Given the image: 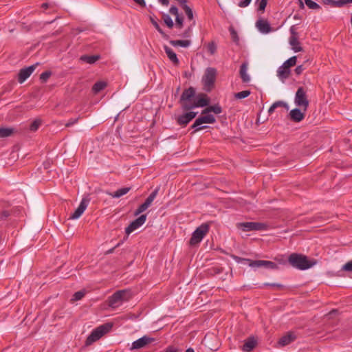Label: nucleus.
<instances>
[{"label":"nucleus","instance_id":"47","mask_svg":"<svg viewBox=\"0 0 352 352\" xmlns=\"http://www.w3.org/2000/svg\"><path fill=\"white\" fill-rule=\"evenodd\" d=\"M176 21V27L181 29L183 27V17L180 16L179 15L177 16L175 19Z\"/></svg>","mask_w":352,"mask_h":352},{"label":"nucleus","instance_id":"37","mask_svg":"<svg viewBox=\"0 0 352 352\" xmlns=\"http://www.w3.org/2000/svg\"><path fill=\"white\" fill-rule=\"evenodd\" d=\"M251 92L249 90L242 91L238 93L234 94V98L236 99H243L248 97L250 95Z\"/></svg>","mask_w":352,"mask_h":352},{"label":"nucleus","instance_id":"10","mask_svg":"<svg viewBox=\"0 0 352 352\" xmlns=\"http://www.w3.org/2000/svg\"><path fill=\"white\" fill-rule=\"evenodd\" d=\"M155 340L153 338L147 336H144L142 338L132 342L131 346L130 347V350L133 351L142 349L146 346L147 345L150 344L151 343L153 342Z\"/></svg>","mask_w":352,"mask_h":352},{"label":"nucleus","instance_id":"20","mask_svg":"<svg viewBox=\"0 0 352 352\" xmlns=\"http://www.w3.org/2000/svg\"><path fill=\"white\" fill-rule=\"evenodd\" d=\"M256 345V340L252 337H250L245 340L243 345L241 346V350L243 352H251L254 349Z\"/></svg>","mask_w":352,"mask_h":352},{"label":"nucleus","instance_id":"42","mask_svg":"<svg viewBox=\"0 0 352 352\" xmlns=\"http://www.w3.org/2000/svg\"><path fill=\"white\" fill-rule=\"evenodd\" d=\"M163 19H164V21L166 23V25L169 28H172L173 27V25H174L173 21L172 19L170 18V16L169 15L164 14Z\"/></svg>","mask_w":352,"mask_h":352},{"label":"nucleus","instance_id":"58","mask_svg":"<svg viewBox=\"0 0 352 352\" xmlns=\"http://www.w3.org/2000/svg\"><path fill=\"white\" fill-rule=\"evenodd\" d=\"M233 258H234V259L237 263H239V262H241V261H245V262H248V261H246V259H247V258H240V257H239V256H233Z\"/></svg>","mask_w":352,"mask_h":352},{"label":"nucleus","instance_id":"38","mask_svg":"<svg viewBox=\"0 0 352 352\" xmlns=\"http://www.w3.org/2000/svg\"><path fill=\"white\" fill-rule=\"evenodd\" d=\"M150 20L151 23L153 25V26L155 28V29L158 31V32L163 36L165 37L166 34L164 32V31L162 30L160 26L159 25L158 23L153 18L150 17Z\"/></svg>","mask_w":352,"mask_h":352},{"label":"nucleus","instance_id":"46","mask_svg":"<svg viewBox=\"0 0 352 352\" xmlns=\"http://www.w3.org/2000/svg\"><path fill=\"white\" fill-rule=\"evenodd\" d=\"M148 208V207L143 203L142 204H141L138 208V209L135 210L134 214L135 216L142 213L143 212H144L146 209Z\"/></svg>","mask_w":352,"mask_h":352},{"label":"nucleus","instance_id":"41","mask_svg":"<svg viewBox=\"0 0 352 352\" xmlns=\"http://www.w3.org/2000/svg\"><path fill=\"white\" fill-rule=\"evenodd\" d=\"M85 294V292L84 291H78L74 293L73 295V297L72 298V300L76 301L81 300Z\"/></svg>","mask_w":352,"mask_h":352},{"label":"nucleus","instance_id":"44","mask_svg":"<svg viewBox=\"0 0 352 352\" xmlns=\"http://www.w3.org/2000/svg\"><path fill=\"white\" fill-rule=\"evenodd\" d=\"M342 270L352 274V260L348 261L344 265H342Z\"/></svg>","mask_w":352,"mask_h":352},{"label":"nucleus","instance_id":"28","mask_svg":"<svg viewBox=\"0 0 352 352\" xmlns=\"http://www.w3.org/2000/svg\"><path fill=\"white\" fill-rule=\"evenodd\" d=\"M107 86V83L105 81H97L92 87V91L94 94H98L100 91L103 90Z\"/></svg>","mask_w":352,"mask_h":352},{"label":"nucleus","instance_id":"51","mask_svg":"<svg viewBox=\"0 0 352 352\" xmlns=\"http://www.w3.org/2000/svg\"><path fill=\"white\" fill-rule=\"evenodd\" d=\"M78 118H72L65 124V126L69 127V126L74 125V124H76L78 122Z\"/></svg>","mask_w":352,"mask_h":352},{"label":"nucleus","instance_id":"4","mask_svg":"<svg viewBox=\"0 0 352 352\" xmlns=\"http://www.w3.org/2000/svg\"><path fill=\"white\" fill-rule=\"evenodd\" d=\"M112 324L110 323H106L100 325L96 329H94L89 336L87 337L85 344L87 346L92 344L94 342L98 340L102 336L111 330Z\"/></svg>","mask_w":352,"mask_h":352},{"label":"nucleus","instance_id":"18","mask_svg":"<svg viewBox=\"0 0 352 352\" xmlns=\"http://www.w3.org/2000/svg\"><path fill=\"white\" fill-rule=\"evenodd\" d=\"M248 62H243L240 67L239 75L242 80V82L244 83H248L250 81V77L248 74Z\"/></svg>","mask_w":352,"mask_h":352},{"label":"nucleus","instance_id":"61","mask_svg":"<svg viewBox=\"0 0 352 352\" xmlns=\"http://www.w3.org/2000/svg\"><path fill=\"white\" fill-rule=\"evenodd\" d=\"M50 6L49 3H43L42 5H41V8H43V9H47Z\"/></svg>","mask_w":352,"mask_h":352},{"label":"nucleus","instance_id":"11","mask_svg":"<svg viewBox=\"0 0 352 352\" xmlns=\"http://www.w3.org/2000/svg\"><path fill=\"white\" fill-rule=\"evenodd\" d=\"M249 265L252 267H265L267 269H277L278 265L272 261H263V260H256L252 261L250 259H246Z\"/></svg>","mask_w":352,"mask_h":352},{"label":"nucleus","instance_id":"43","mask_svg":"<svg viewBox=\"0 0 352 352\" xmlns=\"http://www.w3.org/2000/svg\"><path fill=\"white\" fill-rule=\"evenodd\" d=\"M52 73L50 71H45L40 75V80L42 82H45L51 76Z\"/></svg>","mask_w":352,"mask_h":352},{"label":"nucleus","instance_id":"6","mask_svg":"<svg viewBox=\"0 0 352 352\" xmlns=\"http://www.w3.org/2000/svg\"><path fill=\"white\" fill-rule=\"evenodd\" d=\"M217 76V70L213 67H208L206 69L202 78L204 88L206 91H210L214 86Z\"/></svg>","mask_w":352,"mask_h":352},{"label":"nucleus","instance_id":"7","mask_svg":"<svg viewBox=\"0 0 352 352\" xmlns=\"http://www.w3.org/2000/svg\"><path fill=\"white\" fill-rule=\"evenodd\" d=\"M239 230L243 232L267 230L268 225L261 222H241L236 225Z\"/></svg>","mask_w":352,"mask_h":352},{"label":"nucleus","instance_id":"19","mask_svg":"<svg viewBox=\"0 0 352 352\" xmlns=\"http://www.w3.org/2000/svg\"><path fill=\"white\" fill-rule=\"evenodd\" d=\"M256 26L258 30L263 34H267L272 30L270 23L266 20H258L256 23Z\"/></svg>","mask_w":352,"mask_h":352},{"label":"nucleus","instance_id":"21","mask_svg":"<svg viewBox=\"0 0 352 352\" xmlns=\"http://www.w3.org/2000/svg\"><path fill=\"white\" fill-rule=\"evenodd\" d=\"M296 339V335L292 332H289L280 338L278 344L281 346H286L294 342Z\"/></svg>","mask_w":352,"mask_h":352},{"label":"nucleus","instance_id":"35","mask_svg":"<svg viewBox=\"0 0 352 352\" xmlns=\"http://www.w3.org/2000/svg\"><path fill=\"white\" fill-rule=\"evenodd\" d=\"M297 57L296 56L289 58L288 60L283 63V65L290 69L291 67L296 65Z\"/></svg>","mask_w":352,"mask_h":352},{"label":"nucleus","instance_id":"48","mask_svg":"<svg viewBox=\"0 0 352 352\" xmlns=\"http://www.w3.org/2000/svg\"><path fill=\"white\" fill-rule=\"evenodd\" d=\"M267 6V0H261L258 3V10L263 11Z\"/></svg>","mask_w":352,"mask_h":352},{"label":"nucleus","instance_id":"13","mask_svg":"<svg viewBox=\"0 0 352 352\" xmlns=\"http://www.w3.org/2000/svg\"><path fill=\"white\" fill-rule=\"evenodd\" d=\"M146 220V214H142L140 217L133 221L125 229L126 234H131L132 232L135 230L142 226Z\"/></svg>","mask_w":352,"mask_h":352},{"label":"nucleus","instance_id":"32","mask_svg":"<svg viewBox=\"0 0 352 352\" xmlns=\"http://www.w3.org/2000/svg\"><path fill=\"white\" fill-rule=\"evenodd\" d=\"M322 3L325 5H329L331 7L340 8L344 6V0H322Z\"/></svg>","mask_w":352,"mask_h":352},{"label":"nucleus","instance_id":"3","mask_svg":"<svg viewBox=\"0 0 352 352\" xmlns=\"http://www.w3.org/2000/svg\"><path fill=\"white\" fill-rule=\"evenodd\" d=\"M131 298L129 291L123 289L115 292L109 298L108 303L109 307L116 308L120 306L124 302L128 301Z\"/></svg>","mask_w":352,"mask_h":352},{"label":"nucleus","instance_id":"2","mask_svg":"<svg viewBox=\"0 0 352 352\" xmlns=\"http://www.w3.org/2000/svg\"><path fill=\"white\" fill-rule=\"evenodd\" d=\"M195 89L192 87L184 90L179 101L183 111H188L192 109L193 102L195 101Z\"/></svg>","mask_w":352,"mask_h":352},{"label":"nucleus","instance_id":"39","mask_svg":"<svg viewBox=\"0 0 352 352\" xmlns=\"http://www.w3.org/2000/svg\"><path fill=\"white\" fill-rule=\"evenodd\" d=\"M230 36L232 41L235 43L236 44H239V38L237 34V32L235 31V30L233 28H230Z\"/></svg>","mask_w":352,"mask_h":352},{"label":"nucleus","instance_id":"22","mask_svg":"<svg viewBox=\"0 0 352 352\" xmlns=\"http://www.w3.org/2000/svg\"><path fill=\"white\" fill-rule=\"evenodd\" d=\"M164 50L169 60L176 66L179 64V60L174 51L167 45L164 46Z\"/></svg>","mask_w":352,"mask_h":352},{"label":"nucleus","instance_id":"50","mask_svg":"<svg viewBox=\"0 0 352 352\" xmlns=\"http://www.w3.org/2000/svg\"><path fill=\"white\" fill-rule=\"evenodd\" d=\"M10 215L8 210H2L0 214L1 219L5 220Z\"/></svg>","mask_w":352,"mask_h":352},{"label":"nucleus","instance_id":"5","mask_svg":"<svg viewBox=\"0 0 352 352\" xmlns=\"http://www.w3.org/2000/svg\"><path fill=\"white\" fill-rule=\"evenodd\" d=\"M210 226L208 223H202L197 227L192 232L191 238L189 241V244L191 246H195L199 244L204 236L208 233Z\"/></svg>","mask_w":352,"mask_h":352},{"label":"nucleus","instance_id":"24","mask_svg":"<svg viewBox=\"0 0 352 352\" xmlns=\"http://www.w3.org/2000/svg\"><path fill=\"white\" fill-rule=\"evenodd\" d=\"M101 58L100 55L95 54V55H82L80 57V60L82 62L87 63L88 64H94L96 61L99 60Z\"/></svg>","mask_w":352,"mask_h":352},{"label":"nucleus","instance_id":"57","mask_svg":"<svg viewBox=\"0 0 352 352\" xmlns=\"http://www.w3.org/2000/svg\"><path fill=\"white\" fill-rule=\"evenodd\" d=\"M136 3H138L141 7H145L146 3L144 0H133Z\"/></svg>","mask_w":352,"mask_h":352},{"label":"nucleus","instance_id":"1","mask_svg":"<svg viewBox=\"0 0 352 352\" xmlns=\"http://www.w3.org/2000/svg\"><path fill=\"white\" fill-rule=\"evenodd\" d=\"M288 262L293 267L300 270L309 269L316 264L315 260H309L305 255L297 253L290 254Z\"/></svg>","mask_w":352,"mask_h":352},{"label":"nucleus","instance_id":"56","mask_svg":"<svg viewBox=\"0 0 352 352\" xmlns=\"http://www.w3.org/2000/svg\"><path fill=\"white\" fill-rule=\"evenodd\" d=\"M164 352H177V349L172 346H170L166 349Z\"/></svg>","mask_w":352,"mask_h":352},{"label":"nucleus","instance_id":"54","mask_svg":"<svg viewBox=\"0 0 352 352\" xmlns=\"http://www.w3.org/2000/svg\"><path fill=\"white\" fill-rule=\"evenodd\" d=\"M304 70V67H302V65H298L296 67L294 72L295 73L297 74V75H300L302 74V72H303Z\"/></svg>","mask_w":352,"mask_h":352},{"label":"nucleus","instance_id":"63","mask_svg":"<svg viewBox=\"0 0 352 352\" xmlns=\"http://www.w3.org/2000/svg\"><path fill=\"white\" fill-rule=\"evenodd\" d=\"M298 2H299V7L301 9L304 8V3H303V1L302 0H299Z\"/></svg>","mask_w":352,"mask_h":352},{"label":"nucleus","instance_id":"64","mask_svg":"<svg viewBox=\"0 0 352 352\" xmlns=\"http://www.w3.org/2000/svg\"><path fill=\"white\" fill-rule=\"evenodd\" d=\"M186 352H195V351L192 348H189L186 349Z\"/></svg>","mask_w":352,"mask_h":352},{"label":"nucleus","instance_id":"15","mask_svg":"<svg viewBox=\"0 0 352 352\" xmlns=\"http://www.w3.org/2000/svg\"><path fill=\"white\" fill-rule=\"evenodd\" d=\"M37 65H38V63L20 69V71L18 74V81L20 83L23 82L27 78H28L30 77V76L35 70Z\"/></svg>","mask_w":352,"mask_h":352},{"label":"nucleus","instance_id":"25","mask_svg":"<svg viewBox=\"0 0 352 352\" xmlns=\"http://www.w3.org/2000/svg\"><path fill=\"white\" fill-rule=\"evenodd\" d=\"M130 187H124L120 188L113 192H107V194L113 198H119L128 193L130 191Z\"/></svg>","mask_w":352,"mask_h":352},{"label":"nucleus","instance_id":"27","mask_svg":"<svg viewBox=\"0 0 352 352\" xmlns=\"http://www.w3.org/2000/svg\"><path fill=\"white\" fill-rule=\"evenodd\" d=\"M170 44L173 47H188L190 45L191 41L190 40H171Z\"/></svg>","mask_w":352,"mask_h":352},{"label":"nucleus","instance_id":"52","mask_svg":"<svg viewBox=\"0 0 352 352\" xmlns=\"http://www.w3.org/2000/svg\"><path fill=\"white\" fill-rule=\"evenodd\" d=\"M191 32H192V28L191 27H189L188 28V29H186L184 33L182 34V36L184 37V38H188L190 36V34H191Z\"/></svg>","mask_w":352,"mask_h":352},{"label":"nucleus","instance_id":"62","mask_svg":"<svg viewBox=\"0 0 352 352\" xmlns=\"http://www.w3.org/2000/svg\"><path fill=\"white\" fill-rule=\"evenodd\" d=\"M116 248L113 247L111 249H109V250L107 251V254H111L114 252V250L116 249Z\"/></svg>","mask_w":352,"mask_h":352},{"label":"nucleus","instance_id":"16","mask_svg":"<svg viewBox=\"0 0 352 352\" xmlns=\"http://www.w3.org/2000/svg\"><path fill=\"white\" fill-rule=\"evenodd\" d=\"M210 103V99L205 94L195 95V101L193 102L192 109L197 107H206Z\"/></svg>","mask_w":352,"mask_h":352},{"label":"nucleus","instance_id":"40","mask_svg":"<svg viewBox=\"0 0 352 352\" xmlns=\"http://www.w3.org/2000/svg\"><path fill=\"white\" fill-rule=\"evenodd\" d=\"M41 120H35L34 121H33L31 123V124L30 126V130L31 131H36V130H38V129L41 126Z\"/></svg>","mask_w":352,"mask_h":352},{"label":"nucleus","instance_id":"60","mask_svg":"<svg viewBox=\"0 0 352 352\" xmlns=\"http://www.w3.org/2000/svg\"><path fill=\"white\" fill-rule=\"evenodd\" d=\"M158 1L163 6H167L169 3L168 0H158Z\"/></svg>","mask_w":352,"mask_h":352},{"label":"nucleus","instance_id":"23","mask_svg":"<svg viewBox=\"0 0 352 352\" xmlns=\"http://www.w3.org/2000/svg\"><path fill=\"white\" fill-rule=\"evenodd\" d=\"M290 72V69L282 65L277 70V76L282 81H284V80L289 78Z\"/></svg>","mask_w":352,"mask_h":352},{"label":"nucleus","instance_id":"55","mask_svg":"<svg viewBox=\"0 0 352 352\" xmlns=\"http://www.w3.org/2000/svg\"><path fill=\"white\" fill-rule=\"evenodd\" d=\"M290 32H291V36H295V37H297L298 36V33L296 30V28L294 25H292L291 28H290Z\"/></svg>","mask_w":352,"mask_h":352},{"label":"nucleus","instance_id":"9","mask_svg":"<svg viewBox=\"0 0 352 352\" xmlns=\"http://www.w3.org/2000/svg\"><path fill=\"white\" fill-rule=\"evenodd\" d=\"M198 118L191 126V129H194L193 133L199 131L201 129L208 128V126H201L202 124H213L216 122V119L212 114H208Z\"/></svg>","mask_w":352,"mask_h":352},{"label":"nucleus","instance_id":"26","mask_svg":"<svg viewBox=\"0 0 352 352\" xmlns=\"http://www.w3.org/2000/svg\"><path fill=\"white\" fill-rule=\"evenodd\" d=\"M278 107H284L287 110L289 109V106L285 102L279 100L274 102L272 104V106L268 109L269 114H272L273 112H274L275 109Z\"/></svg>","mask_w":352,"mask_h":352},{"label":"nucleus","instance_id":"45","mask_svg":"<svg viewBox=\"0 0 352 352\" xmlns=\"http://www.w3.org/2000/svg\"><path fill=\"white\" fill-rule=\"evenodd\" d=\"M208 51L210 54L213 55L217 51V45L214 42H210L208 45Z\"/></svg>","mask_w":352,"mask_h":352},{"label":"nucleus","instance_id":"8","mask_svg":"<svg viewBox=\"0 0 352 352\" xmlns=\"http://www.w3.org/2000/svg\"><path fill=\"white\" fill-rule=\"evenodd\" d=\"M294 103L298 107L302 109L303 111L307 110L309 102L303 87H300L297 89L294 98Z\"/></svg>","mask_w":352,"mask_h":352},{"label":"nucleus","instance_id":"30","mask_svg":"<svg viewBox=\"0 0 352 352\" xmlns=\"http://www.w3.org/2000/svg\"><path fill=\"white\" fill-rule=\"evenodd\" d=\"M289 44L292 46V49L295 52H301L302 48L299 46L300 43L298 40V36H290Z\"/></svg>","mask_w":352,"mask_h":352},{"label":"nucleus","instance_id":"12","mask_svg":"<svg viewBox=\"0 0 352 352\" xmlns=\"http://www.w3.org/2000/svg\"><path fill=\"white\" fill-rule=\"evenodd\" d=\"M90 201L89 198L87 197H83L81 200L78 207L76 208V210L71 214L69 219H78L85 212L86 208H87L89 203Z\"/></svg>","mask_w":352,"mask_h":352},{"label":"nucleus","instance_id":"31","mask_svg":"<svg viewBox=\"0 0 352 352\" xmlns=\"http://www.w3.org/2000/svg\"><path fill=\"white\" fill-rule=\"evenodd\" d=\"M15 132V129L11 127L0 128V138H7L12 135Z\"/></svg>","mask_w":352,"mask_h":352},{"label":"nucleus","instance_id":"33","mask_svg":"<svg viewBox=\"0 0 352 352\" xmlns=\"http://www.w3.org/2000/svg\"><path fill=\"white\" fill-rule=\"evenodd\" d=\"M158 191H159V188H157L156 189H155L150 195L149 196L146 198V199L145 200V201L144 202V204L148 208L152 202L154 201V199H155L156 196L157 195V193H158Z\"/></svg>","mask_w":352,"mask_h":352},{"label":"nucleus","instance_id":"14","mask_svg":"<svg viewBox=\"0 0 352 352\" xmlns=\"http://www.w3.org/2000/svg\"><path fill=\"white\" fill-rule=\"evenodd\" d=\"M197 113L194 111L186 112L177 117V124L182 126H186L192 119H194Z\"/></svg>","mask_w":352,"mask_h":352},{"label":"nucleus","instance_id":"49","mask_svg":"<svg viewBox=\"0 0 352 352\" xmlns=\"http://www.w3.org/2000/svg\"><path fill=\"white\" fill-rule=\"evenodd\" d=\"M169 12L173 14V15H175L176 17L177 16H179V13H178V9L176 6H173L170 7V10H169Z\"/></svg>","mask_w":352,"mask_h":352},{"label":"nucleus","instance_id":"59","mask_svg":"<svg viewBox=\"0 0 352 352\" xmlns=\"http://www.w3.org/2000/svg\"><path fill=\"white\" fill-rule=\"evenodd\" d=\"M266 285H269V286H272V287H277V288H282L283 287V285H280V284H278V283H272V284H265Z\"/></svg>","mask_w":352,"mask_h":352},{"label":"nucleus","instance_id":"34","mask_svg":"<svg viewBox=\"0 0 352 352\" xmlns=\"http://www.w3.org/2000/svg\"><path fill=\"white\" fill-rule=\"evenodd\" d=\"M180 5L182 6L183 10H184L188 19L189 20H192L193 12L192 9L188 6L186 5V3H181Z\"/></svg>","mask_w":352,"mask_h":352},{"label":"nucleus","instance_id":"17","mask_svg":"<svg viewBox=\"0 0 352 352\" xmlns=\"http://www.w3.org/2000/svg\"><path fill=\"white\" fill-rule=\"evenodd\" d=\"M305 116V111L300 107L292 109L289 113L290 120L295 122L302 121Z\"/></svg>","mask_w":352,"mask_h":352},{"label":"nucleus","instance_id":"53","mask_svg":"<svg viewBox=\"0 0 352 352\" xmlns=\"http://www.w3.org/2000/svg\"><path fill=\"white\" fill-rule=\"evenodd\" d=\"M252 0H243L239 3V6L241 8L247 7L251 2Z\"/></svg>","mask_w":352,"mask_h":352},{"label":"nucleus","instance_id":"29","mask_svg":"<svg viewBox=\"0 0 352 352\" xmlns=\"http://www.w3.org/2000/svg\"><path fill=\"white\" fill-rule=\"evenodd\" d=\"M210 112H213L215 114H219L222 112V108L219 104H214L206 107L202 111V114H206Z\"/></svg>","mask_w":352,"mask_h":352},{"label":"nucleus","instance_id":"36","mask_svg":"<svg viewBox=\"0 0 352 352\" xmlns=\"http://www.w3.org/2000/svg\"><path fill=\"white\" fill-rule=\"evenodd\" d=\"M305 3L306 6L311 10H319L320 9V6L316 2L312 0H305Z\"/></svg>","mask_w":352,"mask_h":352}]
</instances>
